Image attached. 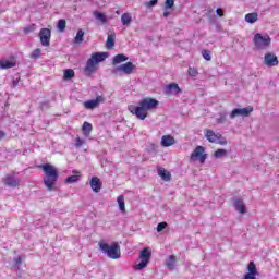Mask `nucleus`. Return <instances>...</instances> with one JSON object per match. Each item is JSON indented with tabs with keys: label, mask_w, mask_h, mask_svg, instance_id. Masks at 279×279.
Returning a JSON list of instances; mask_svg holds the SVG:
<instances>
[{
	"label": "nucleus",
	"mask_w": 279,
	"mask_h": 279,
	"mask_svg": "<svg viewBox=\"0 0 279 279\" xmlns=\"http://www.w3.org/2000/svg\"><path fill=\"white\" fill-rule=\"evenodd\" d=\"M99 247L104 254H107L108 258L117 260L121 258V246L119 243L113 242L111 246L108 243L99 242Z\"/></svg>",
	"instance_id": "obj_4"
},
{
	"label": "nucleus",
	"mask_w": 279,
	"mask_h": 279,
	"mask_svg": "<svg viewBox=\"0 0 279 279\" xmlns=\"http://www.w3.org/2000/svg\"><path fill=\"white\" fill-rule=\"evenodd\" d=\"M247 274L253 276H258V269L256 268V264L254 262H250L247 265Z\"/></svg>",
	"instance_id": "obj_28"
},
{
	"label": "nucleus",
	"mask_w": 279,
	"mask_h": 279,
	"mask_svg": "<svg viewBox=\"0 0 279 279\" xmlns=\"http://www.w3.org/2000/svg\"><path fill=\"white\" fill-rule=\"evenodd\" d=\"M243 279H256V275H252V274H250V272H246L245 275H244V278Z\"/></svg>",
	"instance_id": "obj_45"
},
{
	"label": "nucleus",
	"mask_w": 279,
	"mask_h": 279,
	"mask_svg": "<svg viewBox=\"0 0 279 279\" xmlns=\"http://www.w3.org/2000/svg\"><path fill=\"white\" fill-rule=\"evenodd\" d=\"M209 21H210V23H215V16H211V17L209 19Z\"/></svg>",
	"instance_id": "obj_51"
},
{
	"label": "nucleus",
	"mask_w": 279,
	"mask_h": 279,
	"mask_svg": "<svg viewBox=\"0 0 279 279\" xmlns=\"http://www.w3.org/2000/svg\"><path fill=\"white\" fill-rule=\"evenodd\" d=\"M50 108L49 101H45L40 104V109L41 110H48Z\"/></svg>",
	"instance_id": "obj_42"
},
{
	"label": "nucleus",
	"mask_w": 279,
	"mask_h": 279,
	"mask_svg": "<svg viewBox=\"0 0 279 279\" xmlns=\"http://www.w3.org/2000/svg\"><path fill=\"white\" fill-rule=\"evenodd\" d=\"M158 1H149V2H146L145 5L148 8V9H151L154 8V5H157Z\"/></svg>",
	"instance_id": "obj_43"
},
{
	"label": "nucleus",
	"mask_w": 279,
	"mask_h": 279,
	"mask_svg": "<svg viewBox=\"0 0 279 279\" xmlns=\"http://www.w3.org/2000/svg\"><path fill=\"white\" fill-rule=\"evenodd\" d=\"M117 202L121 213H125V197L123 195H120L118 196Z\"/></svg>",
	"instance_id": "obj_30"
},
{
	"label": "nucleus",
	"mask_w": 279,
	"mask_h": 279,
	"mask_svg": "<svg viewBox=\"0 0 279 279\" xmlns=\"http://www.w3.org/2000/svg\"><path fill=\"white\" fill-rule=\"evenodd\" d=\"M78 181H80V175L77 174L70 175L65 179L66 184H73Z\"/></svg>",
	"instance_id": "obj_33"
},
{
	"label": "nucleus",
	"mask_w": 279,
	"mask_h": 279,
	"mask_svg": "<svg viewBox=\"0 0 279 279\" xmlns=\"http://www.w3.org/2000/svg\"><path fill=\"white\" fill-rule=\"evenodd\" d=\"M12 85H13V87L19 86V80H13Z\"/></svg>",
	"instance_id": "obj_49"
},
{
	"label": "nucleus",
	"mask_w": 279,
	"mask_h": 279,
	"mask_svg": "<svg viewBox=\"0 0 279 279\" xmlns=\"http://www.w3.org/2000/svg\"><path fill=\"white\" fill-rule=\"evenodd\" d=\"M253 111L254 108L252 107L235 108L231 111L230 119H236V117H247Z\"/></svg>",
	"instance_id": "obj_10"
},
{
	"label": "nucleus",
	"mask_w": 279,
	"mask_h": 279,
	"mask_svg": "<svg viewBox=\"0 0 279 279\" xmlns=\"http://www.w3.org/2000/svg\"><path fill=\"white\" fill-rule=\"evenodd\" d=\"M57 27L59 29V32H64V29H66V20H59Z\"/></svg>",
	"instance_id": "obj_34"
},
{
	"label": "nucleus",
	"mask_w": 279,
	"mask_h": 279,
	"mask_svg": "<svg viewBox=\"0 0 279 279\" xmlns=\"http://www.w3.org/2000/svg\"><path fill=\"white\" fill-rule=\"evenodd\" d=\"M264 64L268 68L278 66V57L274 52H268L264 57Z\"/></svg>",
	"instance_id": "obj_13"
},
{
	"label": "nucleus",
	"mask_w": 279,
	"mask_h": 279,
	"mask_svg": "<svg viewBox=\"0 0 279 279\" xmlns=\"http://www.w3.org/2000/svg\"><path fill=\"white\" fill-rule=\"evenodd\" d=\"M166 1H173V0H166Z\"/></svg>",
	"instance_id": "obj_52"
},
{
	"label": "nucleus",
	"mask_w": 279,
	"mask_h": 279,
	"mask_svg": "<svg viewBox=\"0 0 279 279\" xmlns=\"http://www.w3.org/2000/svg\"><path fill=\"white\" fill-rule=\"evenodd\" d=\"M215 158H225V156H228V150L223 148H219L214 153Z\"/></svg>",
	"instance_id": "obj_32"
},
{
	"label": "nucleus",
	"mask_w": 279,
	"mask_h": 279,
	"mask_svg": "<svg viewBox=\"0 0 279 279\" xmlns=\"http://www.w3.org/2000/svg\"><path fill=\"white\" fill-rule=\"evenodd\" d=\"M167 222H159L157 225V232H162V230H165V228H167Z\"/></svg>",
	"instance_id": "obj_40"
},
{
	"label": "nucleus",
	"mask_w": 279,
	"mask_h": 279,
	"mask_svg": "<svg viewBox=\"0 0 279 279\" xmlns=\"http://www.w3.org/2000/svg\"><path fill=\"white\" fill-rule=\"evenodd\" d=\"M175 263H177L175 255H170L168 259H166L165 265L168 269H170V271H173V269H175Z\"/></svg>",
	"instance_id": "obj_20"
},
{
	"label": "nucleus",
	"mask_w": 279,
	"mask_h": 279,
	"mask_svg": "<svg viewBox=\"0 0 279 279\" xmlns=\"http://www.w3.org/2000/svg\"><path fill=\"white\" fill-rule=\"evenodd\" d=\"M39 38L43 47H49V45H51V29L41 28L39 32Z\"/></svg>",
	"instance_id": "obj_9"
},
{
	"label": "nucleus",
	"mask_w": 279,
	"mask_h": 279,
	"mask_svg": "<svg viewBox=\"0 0 279 279\" xmlns=\"http://www.w3.org/2000/svg\"><path fill=\"white\" fill-rule=\"evenodd\" d=\"M218 145H228V140L223 137L221 134H218V140L216 142Z\"/></svg>",
	"instance_id": "obj_38"
},
{
	"label": "nucleus",
	"mask_w": 279,
	"mask_h": 279,
	"mask_svg": "<svg viewBox=\"0 0 279 279\" xmlns=\"http://www.w3.org/2000/svg\"><path fill=\"white\" fill-rule=\"evenodd\" d=\"M106 58H108L107 52L93 53L92 57L87 60L86 66L84 69L85 75H87V77H90V75H93V73L97 71V64L99 62H104Z\"/></svg>",
	"instance_id": "obj_3"
},
{
	"label": "nucleus",
	"mask_w": 279,
	"mask_h": 279,
	"mask_svg": "<svg viewBox=\"0 0 279 279\" xmlns=\"http://www.w3.org/2000/svg\"><path fill=\"white\" fill-rule=\"evenodd\" d=\"M89 184L94 193H99V191H101V180L99 178L93 177Z\"/></svg>",
	"instance_id": "obj_16"
},
{
	"label": "nucleus",
	"mask_w": 279,
	"mask_h": 279,
	"mask_svg": "<svg viewBox=\"0 0 279 279\" xmlns=\"http://www.w3.org/2000/svg\"><path fill=\"white\" fill-rule=\"evenodd\" d=\"M187 73L191 77H197V70L194 68H189Z\"/></svg>",
	"instance_id": "obj_39"
},
{
	"label": "nucleus",
	"mask_w": 279,
	"mask_h": 279,
	"mask_svg": "<svg viewBox=\"0 0 279 279\" xmlns=\"http://www.w3.org/2000/svg\"><path fill=\"white\" fill-rule=\"evenodd\" d=\"M14 66V62L10 60H1L0 61V68L2 69H12Z\"/></svg>",
	"instance_id": "obj_31"
},
{
	"label": "nucleus",
	"mask_w": 279,
	"mask_h": 279,
	"mask_svg": "<svg viewBox=\"0 0 279 279\" xmlns=\"http://www.w3.org/2000/svg\"><path fill=\"white\" fill-rule=\"evenodd\" d=\"M21 263H23V258L21 256L15 258V267H19V265H21Z\"/></svg>",
	"instance_id": "obj_47"
},
{
	"label": "nucleus",
	"mask_w": 279,
	"mask_h": 279,
	"mask_svg": "<svg viewBox=\"0 0 279 279\" xmlns=\"http://www.w3.org/2000/svg\"><path fill=\"white\" fill-rule=\"evenodd\" d=\"M216 27H217V32H221V25L216 24Z\"/></svg>",
	"instance_id": "obj_50"
},
{
	"label": "nucleus",
	"mask_w": 279,
	"mask_h": 279,
	"mask_svg": "<svg viewBox=\"0 0 279 279\" xmlns=\"http://www.w3.org/2000/svg\"><path fill=\"white\" fill-rule=\"evenodd\" d=\"M40 56H43L41 50L40 48H37L32 52L31 58L36 60L37 58H40Z\"/></svg>",
	"instance_id": "obj_36"
},
{
	"label": "nucleus",
	"mask_w": 279,
	"mask_h": 279,
	"mask_svg": "<svg viewBox=\"0 0 279 279\" xmlns=\"http://www.w3.org/2000/svg\"><path fill=\"white\" fill-rule=\"evenodd\" d=\"M107 49H112L114 47V37L112 35H109L106 43Z\"/></svg>",
	"instance_id": "obj_35"
},
{
	"label": "nucleus",
	"mask_w": 279,
	"mask_h": 279,
	"mask_svg": "<svg viewBox=\"0 0 279 279\" xmlns=\"http://www.w3.org/2000/svg\"><path fill=\"white\" fill-rule=\"evenodd\" d=\"M106 99L102 96H97L96 99L87 100L83 102V106L86 110H95V108H99V104H104Z\"/></svg>",
	"instance_id": "obj_11"
},
{
	"label": "nucleus",
	"mask_w": 279,
	"mask_h": 279,
	"mask_svg": "<svg viewBox=\"0 0 279 279\" xmlns=\"http://www.w3.org/2000/svg\"><path fill=\"white\" fill-rule=\"evenodd\" d=\"M157 171L161 180H163L165 182H171V173L167 172L165 168L159 167Z\"/></svg>",
	"instance_id": "obj_19"
},
{
	"label": "nucleus",
	"mask_w": 279,
	"mask_h": 279,
	"mask_svg": "<svg viewBox=\"0 0 279 279\" xmlns=\"http://www.w3.org/2000/svg\"><path fill=\"white\" fill-rule=\"evenodd\" d=\"M204 151H206L204 146H197L191 154L190 160H199L201 165H204L208 158V155L204 154Z\"/></svg>",
	"instance_id": "obj_7"
},
{
	"label": "nucleus",
	"mask_w": 279,
	"mask_h": 279,
	"mask_svg": "<svg viewBox=\"0 0 279 279\" xmlns=\"http://www.w3.org/2000/svg\"><path fill=\"white\" fill-rule=\"evenodd\" d=\"M129 58L128 56L120 53V54H116L112 59V64L113 66H116V64H121V62H128Z\"/></svg>",
	"instance_id": "obj_22"
},
{
	"label": "nucleus",
	"mask_w": 279,
	"mask_h": 279,
	"mask_svg": "<svg viewBox=\"0 0 279 279\" xmlns=\"http://www.w3.org/2000/svg\"><path fill=\"white\" fill-rule=\"evenodd\" d=\"M75 145H76V147H82V145H84V140L77 137Z\"/></svg>",
	"instance_id": "obj_44"
},
{
	"label": "nucleus",
	"mask_w": 279,
	"mask_h": 279,
	"mask_svg": "<svg viewBox=\"0 0 279 279\" xmlns=\"http://www.w3.org/2000/svg\"><path fill=\"white\" fill-rule=\"evenodd\" d=\"M158 106H160V101L156 100V98L146 97L138 102V106L130 105L129 111L135 114L137 119H141V121H145L147 119V112L149 110H156Z\"/></svg>",
	"instance_id": "obj_1"
},
{
	"label": "nucleus",
	"mask_w": 279,
	"mask_h": 279,
	"mask_svg": "<svg viewBox=\"0 0 279 279\" xmlns=\"http://www.w3.org/2000/svg\"><path fill=\"white\" fill-rule=\"evenodd\" d=\"M5 136H8V134L4 131L0 130V141H3V138H5Z\"/></svg>",
	"instance_id": "obj_48"
},
{
	"label": "nucleus",
	"mask_w": 279,
	"mask_h": 279,
	"mask_svg": "<svg viewBox=\"0 0 279 279\" xmlns=\"http://www.w3.org/2000/svg\"><path fill=\"white\" fill-rule=\"evenodd\" d=\"M141 262L135 265V269L137 271H141L142 269H145L147 265H149V260L151 259V250L149 247H145L140 253Z\"/></svg>",
	"instance_id": "obj_6"
},
{
	"label": "nucleus",
	"mask_w": 279,
	"mask_h": 279,
	"mask_svg": "<svg viewBox=\"0 0 279 279\" xmlns=\"http://www.w3.org/2000/svg\"><path fill=\"white\" fill-rule=\"evenodd\" d=\"M45 173L44 184L48 191H56V182H58L59 173L58 169L50 163L41 166Z\"/></svg>",
	"instance_id": "obj_2"
},
{
	"label": "nucleus",
	"mask_w": 279,
	"mask_h": 279,
	"mask_svg": "<svg viewBox=\"0 0 279 279\" xmlns=\"http://www.w3.org/2000/svg\"><path fill=\"white\" fill-rule=\"evenodd\" d=\"M4 185L5 186H10L11 189H16V186H19V181L16 180V178H14V175L12 174H8L4 179H3Z\"/></svg>",
	"instance_id": "obj_15"
},
{
	"label": "nucleus",
	"mask_w": 279,
	"mask_h": 279,
	"mask_svg": "<svg viewBox=\"0 0 279 279\" xmlns=\"http://www.w3.org/2000/svg\"><path fill=\"white\" fill-rule=\"evenodd\" d=\"M162 147H171V145H175V138L171 135H163L161 137Z\"/></svg>",
	"instance_id": "obj_18"
},
{
	"label": "nucleus",
	"mask_w": 279,
	"mask_h": 279,
	"mask_svg": "<svg viewBox=\"0 0 279 279\" xmlns=\"http://www.w3.org/2000/svg\"><path fill=\"white\" fill-rule=\"evenodd\" d=\"M233 206L235 210L241 215H245V213H247V207H245V202H243V198L241 197L233 198Z\"/></svg>",
	"instance_id": "obj_14"
},
{
	"label": "nucleus",
	"mask_w": 279,
	"mask_h": 279,
	"mask_svg": "<svg viewBox=\"0 0 279 279\" xmlns=\"http://www.w3.org/2000/svg\"><path fill=\"white\" fill-rule=\"evenodd\" d=\"M151 1H158V0H151Z\"/></svg>",
	"instance_id": "obj_53"
},
{
	"label": "nucleus",
	"mask_w": 279,
	"mask_h": 279,
	"mask_svg": "<svg viewBox=\"0 0 279 279\" xmlns=\"http://www.w3.org/2000/svg\"><path fill=\"white\" fill-rule=\"evenodd\" d=\"M205 136L209 143H217L219 133L216 134L213 130H207Z\"/></svg>",
	"instance_id": "obj_21"
},
{
	"label": "nucleus",
	"mask_w": 279,
	"mask_h": 279,
	"mask_svg": "<svg viewBox=\"0 0 279 279\" xmlns=\"http://www.w3.org/2000/svg\"><path fill=\"white\" fill-rule=\"evenodd\" d=\"M82 132L84 136H90V132H93V124H90V122H84L82 126Z\"/></svg>",
	"instance_id": "obj_24"
},
{
	"label": "nucleus",
	"mask_w": 279,
	"mask_h": 279,
	"mask_svg": "<svg viewBox=\"0 0 279 279\" xmlns=\"http://www.w3.org/2000/svg\"><path fill=\"white\" fill-rule=\"evenodd\" d=\"M74 43L76 45H82V43H84V31L83 29L77 31L76 36L74 38Z\"/></svg>",
	"instance_id": "obj_29"
},
{
	"label": "nucleus",
	"mask_w": 279,
	"mask_h": 279,
	"mask_svg": "<svg viewBox=\"0 0 279 279\" xmlns=\"http://www.w3.org/2000/svg\"><path fill=\"white\" fill-rule=\"evenodd\" d=\"M134 69H136V65H134V63L129 61L113 69L112 73L113 75H117V73H124L125 75H132V73H134Z\"/></svg>",
	"instance_id": "obj_8"
},
{
	"label": "nucleus",
	"mask_w": 279,
	"mask_h": 279,
	"mask_svg": "<svg viewBox=\"0 0 279 279\" xmlns=\"http://www.w3.org/2000/svg\"><path fill=\"white\" fill-rule=\"evenodd\" d=\"M93 14H94L96 21H99L100 23H102V25H106V23H108V17L106 16V14H104L99 11H94Z\"/></svg>",
	"instance_id": "obj_23"
},
{
	"label": "nucleus",
	"mask_w": 279,
	"mask_h": 279,
	"mask_svg": "<svg viewBox=\"0 0 279 279\" xmlns=\"http://www.w3.org/2000/svg\"><path fill=\"white\" fill-rule=\"evenodd\" d=\"M163 93L165 95H168V96L180 95V93H182V89L177 83H170L165 86Z\"/></svg>",
	"instance_id": "obj_12"
},
{
	"label": "nucleus",
	"mask_w": 279,
	"mask_h": 279,
	"mask_svg": "<svg viewBox=\"0 0 279 279\" xmlns=\"http://www.w3.org/2000/svg\"><path fill=\"white\" fill-rule=\"evenodd\" d=\"M202 56L204 60H207V62H210V60H213V57L210 56V50H203Z\"/></svg>",
	"instance_id": "obj_37"
},
{
	"label": "nucleus",
	"mask_w": 279,
	"mask_h": 279,
	"mask_svg": "<svg viewBox=\"0 0 279 279\" xmlns=\"http://www.w3.org/2000/svg\"><path fill=\"white\" fill-rule=\"evenodd\" d=\"M73 77H75V71H73L72 69L64 70L63 80L65 82H69V80H73Z\"/></svg>",
	"instance_id": "obj_25"
},
{
	"label": "nucleus",
	"mask_w": 279,
	"mask_h": 279,
	"mask_svg": "<svg viewBox=\"0 0 279 279\" xmlns=\"http://www.w3.org/2000/svg\"><path fill=\"white\" fill-rule=\"evenodd\" d=\"M216 14H217V16L222 17V16H223V9H222V8H218V9L216 10Z\"/></svg>",
	"instance_id": "obj_46"
},
{
	"label": "nucleus",
	"mask_w": 279,
	"mask_h": 279,
	"mask_svg": "<svg viewBox=\"0 0 279 279\" xmlns=\"http://www.w3.org/2000/svg\"><path fill=\"white\" fill-rule=\"evenodd\" d=\"M35 29H36V24H33L31 26L25 27L24 33L29 34L31 32H35Z\"/></svg>",
	"instance_id": "obj_41"
},
{
	"label": "nucleus",
	"mask_w": 279,
	"mask_h": 279,
	"mask_svg": "<svg viewBox=\"0 0 279 279\" xmlns=\"http://www.w3.org/2000/svg\"><path fill=\"white\" fill-rule=\"evenodd\" d=\"M253 44L256 47V49L264 50L269 48L271 45V37L269 35H264L260 33H257L253 37Z\"/></svg>",
	"instance_id": "obj_5"
},
{
	"label": "nucleus",
	"mask_w": 279,
	"mask_h": 279,
	"mask_svg": "<svg viewBox=\"0 0 279 279\" xmlns=\"http://www.w3.org/2000/svg\"><path fill=\"white\" fill-rule=\"evenodd\" d=\"M245 21L246 23H256V21H258V13H247L245 15Z\"/></svg>",
	"instance_id": "obj_27"
},
{
	"label": "nucleus",
	"mask_w": 279,
	"mask_h": 279,
	"mask_svg": "<svg viewBox=\"0 0 279 279\" xmlns=\"http://www.w3.org/2000/svg\"><path fill=\"white\" fill-rule=\"evenodd\" d=\"M175 5V1H166L165 2V12H163V16L165 19H168V16H171V13L173 12V8Z\"/></svg>",
	"instance_id": "obj_17"
},
{
	"label": "nucleus",
	"mask_w": 279,
	"mask_h": 279,
	"mask_svg": "<svg viewBox=\"0 0 279 279\" xmlns=\"http://www.w3.org/2000/svg\"><path fill=\"white\" fill-rule=\"evenodd\" d=\"M121 21H122V25L130 27V24L132 23V15L130 13H124L121 16Z\"/></svg>",
	"instance_id": "obj_26"
}]
</instances>
